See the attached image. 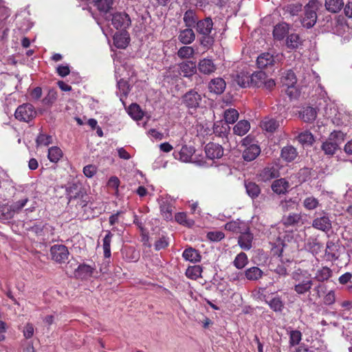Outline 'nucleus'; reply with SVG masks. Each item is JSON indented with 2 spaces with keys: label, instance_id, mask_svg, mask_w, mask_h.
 Segmentation results:
<instances>
[{
  "label": "nucleus",
  "instance_id": "nucleus-1",
  "mask_svg": "<svg viewBox=\"0 0 352 352\" xmlns=\"http://www.w3.org/2000/svg\"><path fill=\"white\" fill-rule=\"evenodd\" d=\"M292 278L294 280V290L297 294L310 293L314 282L308 271L298 268L292 272Z\"/></svg>",
  "mask_w": 352,
  "mask_h": 352
},
{
  "label": "nucleus",
  "instance_id": "nucleus-2",
  "mask_svg": "<svg viewBox=\"0 0 352 352\" xmlns=\"http://www.w3.org/2000/svg\"><path fill=\"white\" fill-rule=\"evenodd\" d=\"M67 195L69 201L76 200L77 204L82 208L87 206L89 200L86 190L81 184H72L67 188Z\"/></svg>",
  "mask_w": 352,
  "mask_h": 352
},
{
  "label": "nucleus",
  "instance_id": "nucleus-3",
  "mask_svg": "<svg viewBox=\"0 0 352 352\" xmlns=\"http://www.w3.org/2000/svg\"><path fill=\"white\" fill-rule=\"evenodd\" d=\"M321 3L318 0H310L305 6V16L302 19V24L307 28H312L317 21V10Z\"/></svg>",
  "mask_w": 352,
  "mask_h": 352
},
{
  "label": "nucleus",
  "instance_id": "nucleus-4",
  "mask_svg": "<svg viewBox=\"0 0 352 352\" xmlns=\"http://www.w3.org/2000/svg\"><path fill=\"white\" fill-rule=\"evenodd\" d=\"M250 86L257 88L262 87L270 91L275 87L276 83L272 78H268L264 72L258 71L251 74Z\"/></svg>",
  "mask_w": 352,
  "mask_h": 352
},
{
  "label": "nucleus",
  "instance_id": "nucleus-5",
  "mask_svg": "<svg viewBox=\"0 0 352 352\" xmlns=\"http://www.w3.org/2000/svg\"><path fill=\"white\" fill-rule=\"evenodd\" d=\"M36 116V111L34 107L28 102L19 105L14 112L16 120L27 123L33 120Z\"/></svg>",
  "mask_w": 352,
  "mask_h": 352
},
{
  "label": "nucleus",
  "instance_id": "nucleus-6",
  "mask_svg": "<svg viewBox=\"0 0 352 352\" xmlns=\"http://www.w3.org/2000/svg\"><path fill=\"white\" fill-rule=\"evenodd\" d=\"M201 100V96L195 89L189 90L182 97V104L190 113H192L191 110L195 111L199 107Z\"/></svg>",
  "mask_w": 352,
  "mask_h": 352
},
{
  "label": "nucleus",
  "instance_id": "nucleus-7",
  "mask_svg": "<svg viewBox=\"0 0 352 352\" xmlns=\"http://www.w3.org/2000/svg\"><path fill=\"white\" fill-rule=\"evenodd\" d=\"M278 57L279 55L278 54L261 53L256 58V66L261 69H272L279 61Z\"/></svg>",
  "mask_w": 352,
  "mask_h": 352
},
{
  "label": "nucleus",
  "instance_id": "nucleus-8",
  "mask_svg": "<svg viewBox=\"0 0 352 352\" xmlns=\"http://www.w3.org/2000/svg\"><path fill=\"white\" fill-rule=\"evenodd\" d=\"M111 23L116 30H126L131 23V18L124 12H118L112 15Z\"/></svg>",
  "mask_w": 352,
  "mask_h": 352
},
{
  "label": "nucleus",
  "instance_id": "nucleus-9",
  "mask_svg": "<svg viewBox=\"0 0 352 352\" xmlns=\"http://www.w3.org/2000/svg\"><path fill=\"white\" fill-rule=\"evenodd\" d=\"M52 259L56 263H65L69 256L67 248L64 245H54L50 248Z\"/></svg>",
  "mask_w": 352,
  "mask_h": 352
},
{
  "label": "nucleus",
  "instance_id": "nucleus-10",
  "mask_svg": "<svg viewBox=\"0 0 352 352\" xmlns=\"http://www.w3.org/2000/svg\"><path fill=\"white\" fill-rule=\"evenodd\" d=\"M28 230L34 232L36 236H47V238L54 234V228L47 223L39 222L34 223Z\"/></svg>",
  "mask_w": 352,
  "mask_h": 352
},
{
  "label": "nucleus",
  "instance_id": "nucleus-11",
  "mask_svg": "<svg viewBox=\"0 0 352 352\" xmlns=\"http://www.w3.org/2000/svg\"><path fill=\"white\" fill-rule=\"evenodd\" d=\"M312 226L317 230L324 232L329 231L332 228V225L328 214L322 211L321 216L313 220Z\"/></svg>",
  "mask_w": 352,
  "mask_h": 352
},
{
  "label": "nucleus",
  "instance_id": "nucleus-12",
  "mask_svg": "<svg viewBox=\"0 0 352 352\" xmlns=\"http://www.w3.org/2000/svg\"><path fill=\"white\" fill-rule=\"evenodd\" d=\"M28 201V199L25 198L14 202L11 206H5L3 207V216L6 219L13 217L15 212H19Z\"/></svg>",
  "mask_w": 352,
  "mask_h": 352
},
{
  "label": "nucleus",
  "instance_id": "nucleus-13",
  "mask_svg": "<svg viewBox=\"0 0 352 352\" xmlns=\"http://www.w3.org/2000/svg\"><path fill=\"white\" fill-rule=\"evenodd\" d=\"M223 148L219 144L209 142L205 146L206 155L209 160L220 159L223 155Z\"/></svg>",
  "mask_w": 352,
  "mask_h": 352
},
{
  "label": "nucleus",
  "instance_id": "nucleus-14",
  "mask_svg": "<svg viewBox=\"0 0 352 352\" xmlns=\"http://www.w3.org/2000/svg\"><path fill=\"white\" fill-rule=\"evenodd\" d=\"M238 238V244L240 248L245 251L250 250L252 247V241L254 239V235L250 232V228L246 227L245 230L240 233Z\"/></svg>",
  "mask_w": 352,
  "mask_h": 352
},
{
  "label": "nucleus",
  "instance_id": "nucleus-15",
  "mask_svg": "<svg viewBox=\"0 0 352 352\" xmlns=\"http://www.w3.org/2000/svg\"><path fill=\"white\" fill-rule=\"evenodd\" d=\"M340 134L341 133L340 131H334L331 133L329 139L322 143L321 149L324 151L325 155L333 156L336 153L339 146L337 142L332 140V137L338 138Z\"/></svg>",
  "mask_w": 352,
  "mask_h": 352
},
{
  "label": "nucleus",
  "instance_id": "nucleus-16",
  "mask_svg": "<svg viewBox=\"0 0 352 352\" xmlns=\"http://www.w3.org/2000/svg\"><path fill=\"white\" fill-rule=\"evenodd\" d=\"M213 21L210 16L199 20L195 26L196 32L200 35H210L213 30Z\"/></svg>",
  "mask_w": 352,
  "mask_h": 352
},
{
  "label": "nucleus",
  "instance_id": "nucleus-17",
  "mask_svg": "<svg viewBox=\"0 0 352 352\" xmlns=\"http://www.w3.org/2000/svg\"><path fill=\"white\" fill-rule=\"evenodd\" d=\"M96 271V266H91L85 263H82L78 265L74 272L76 278L81 280H87L91 277Z\"/></svg>",
  "mask_w": 352,
  "mask_h": 352
},
{
  "label": "nucleus",
  "instance_id": "nucleus-18",
  "mask_svg": "<svg viewBox=\"0 0 352 352\" xmlns=\"http://www.w3.org/2000/svg\"><path fill=\"white\" fill-rule=\"evenodd\" d=\"M260 153V146L256 144H252L244 149L242 153V157L245 161L252 162L254 160Z\"/></svg>",
  "mask_w": 352,
  "mask_h": 352
},
{
  "label": "nucleus",
  "instance_id": "nucleus-19",
  "mask_svg": "<svg viewBox=\"0 0 352 352\" xmlns=\"http://www.w3.org/2000/svg\"><path fill=\"white\" fill-rule=\"evenodd\" d=\"M282 221L286 227H294L303 224L301 214L296 212H290L287 215H284Z\"/></svg>",
  "mask_w": 352,
  "mask_h": 352
},
{
  "label": "nucleus",
  "instance_id": "nucleus-20",
  "mask_svg": "<svg viewBox=\"0 0 352 352\" xmlns=\"http://www.w3.org/2000/svg\"><path fill=\"white\" fill-rule=\"evenodd\" d=\"M113 44L118 49H125L130 42V37L127 32H116L113 37Z\"/></svg>",
  "mask_w": 352,
  "mask_h": 352
},
{
  "label": "nucleus",
  "instance_id": "nucleus-21",
  "mask_svg": "<svg viewBox=\"0 0 352 352\" xmlns=\"http://www.w3.org/2000/svg\"><path fill=\"white\" fill-rule=\"evenodd\" d=\"M226 87V84L223 78H216L209 82L208 89L210 92L219 95L224 91Z\"/></svg>",
  "mask_w": 352,
  "mask_h": 352
},
{
  "label": "nucleus",
  "instance_id": "nucleus-22",
  "mask_svg": "<svg viewBox=\"0 0 352 352\" xmlns=\"http://www.w3.org/2000/svg\"><path fill=\"white\" fill-rule=\"evenodd\" d=\"M339 245L333 241H328L326 245L325 255L329 261H336L339 257Z\"/></svg>",
  "mask_w": 352,
  "mask_h": 352
},
{
  "label": "nucleus",
  "instance_id": "nucleus-23",
  "mask_svg": "<svg viewBox=\"0 0 352 352\" xmlns=\"http://www.w3.org/2000/svg\"><path fill=\"white\" fill-rule=\"evenodd\" d=\"M195 39V34L192 28H186L179 32L178 40L184 45L191 44Z\"/></svg>",
  "mask_w": 352,
  "mask_h": 352
},
{
  "label": "nucleus",
  "instance_id": "nucleus-24",
  "mask_svg": "<svg viewBox=\"0 0 352 352\" xmlns=\"http://www.w3.org/2000/svg\"><path fill=\"white\" fill-rule=\"evenodd\" d=\"M246 227H248L247 224L244 221H240L239 219L229 221L224 226L226 230L236 234L242 232V231L245 230Z\"/></svg>",
  "mask_w": 352,
  "mask_h": 352
},
{
  "label": "nucleus",
  "instance_id": "nucleus-25",
  "mask_svg": "<svg viewBox=\"0 0 352 352\" xmlns=\"http://www.w3.org/2000/svg\"><path fill=\"white\" fill-rule=\"evenodd\" d=\"M179 68L184 77H190L195 74L197 71L195 63L191 60L181 63L179 64Z\"/></svg>",
  "mask_w": 352,
  "mask_h": 352
},
{
  "label": "nucleus",
  "instance_id": "nucleus-26",
  "mask_svg": "<svg viewBox=\"0 0 352 352\" xmlns=\"http://www.w3.org/2000/svg\"><path fill=\"white\" fill-rule=\"evenodd\" d=\"M289 187V182L283 178L275 180L272 184V190L277 195L285 194Z\"/></svg>",
  "mask_w": 352,
  "mask_h": 352
},
{
  "label": "nucleus",
  "instance_id": "nucleus-27",
  "mask_svg": "<svg viewBox=\"0 0 352 352\" xmlns=\"http://www.w3.org/2000/svg\"><path fill=\"white\" fill-rule=\"evenodd\" d=\"M279 172L274 166H267L263 168L259 174L261 181L267 182L278 177Z\"/></svg>",
  "mask_w": 352,
  "mask_h": 352
},
{
  "label": "nucleus",
  "instance_id": "nucleus-28",
  "mask_svg": "<svg viewBox=\"0 0 352 352\" xmlns=\"http://www.w3.org/2000/svg\"><path fill=\"white\" fill-rule=\"evenodd\" d=\"M182 256L186 261L191 263H197L201 261V256L198 250L192 248H188L184 250Z\"/></svg>",
  "mask_w": 352,
  "mask_h": 352
},
{
  "label": "nucleus",
  "instance_id": "nucleus-29",
  "mask_svg": "<svg viewBox=\"0 0 352 352\" xmlns=\"http://www.w3.org/2000/svg\"><path fill=\"white\" fill-rule=\"evenodd\" d=\"M251 74L248 72H241L234 78V82L239 87L245 88L250 86Z\"/></svg>",
  "mask_w": 352,
  "mask_h": 352
},
{
  "label": "nucleus",
  "instance_id": "nucleus-30",
  "mask_svg": "<svg viewBox=\"0 0 352 352\" xmlns=\"http://www.w3.org/2000/svg\"><path fill=\"white\" fill-rule=\"evenodd\" d=\"M300 116L304 122L312 123L317 117L316 109L311 107H307L300 113Z\"/></svg>",
  "mask_w": 352,
  "mask_h": 352
},
{
  "label": "nucleus",
  "instance_id": "nucleus-31",
  "mask_svg": "<svg viewBox=\"0 0 352 352\" xmlns=\"http://www.w3.org/2000/svg\"><path fill=\"white\" fill-rule=\"evenodd\" d=\"M289 32V25L285 23H278L274 26L273 36L275 39L281 41Z\"/></svg>",
  "mask_w": 352,
  "mask_h": 352
},
{
  "label": "nucleus",
  "instance_id": "nucleus-32",
  "mask_svg": "<svg viewBox=\"0 0 352 352\" xmlns=\"http://www.w3.org/2000/svg\"><path fill=\"white\" fill-rule=\"evenodd\" d=\"M198 69L201 73L210 74L215 71L216 67L212 60L204 58L199 61Z\"/></svg>",
  "mask_w": 352,
  "mask_h": 352
},
{
  "label": "nucleus",
  "instance_id": "nucleus-33",
  "mask_svg": "<svg viewBox=\"0 0 352 352\" xmlns=\"http://www.w3.org/2000/svg\"><path fill=\"white\" fill-rule=\"evenodd\" d=\"M183 20L186 27L190 28H195L197 22L199 21L195 11L191 9L187 10L185 12Z\"/></svg>",
  "mask_w": 352,
  "mask_h": 352
},
{
  "label": "nucleus",
  "instance_id": "nucleus-34",
  "mask_svg": "<svg viewBox=\"0 0 352 352\" xmlns=\"http://www.w3.org/2000/svg\"><path fill=\"white\" fill-rule=\"evenodd\" d=\"M281 157L287 162L294 161L298 155L296 149L292 146H287L281 150Z\"/></svg>",
  "mask_w": 352,
  "mask_h": 352
},
{
  "label": "nucleus",
  "instance_id": "nucleus-35",
  "mask_svg": "<svg viewBox=\"0 0 352 352\" xmlns=\"http://www.w3.org/2000/svg\"><path fill=\"white\" fill-rule=\"evenodd\" d=\"M229 131L230 126L226 122L220 120L214 123L213 132L216 135L223 138L228 134Z\"/></svg>",
  "mask_w": 352,
  "mask_h": 352
},
{
  "label": "nucleus",
  "instance_id": "nucleus-36",
  "mask_svg": "<svg viewBox=\"0 0 352 352\" xmlns=\"http://www.w3.org/2000/svg\"><path fill=\"white\" fill-rule=\"evenodd\" d=\"M250 129V124L248 120H242L239 121L233 127L234 135L243 136L245 135Z\"/></svg>",
  "mask_w": 352,
  "mask_h": 352
},
{
  "label": "nucleus",
  "instance_id": "nucleus-37",
  "mask_svg": "<svg viewBox=\"0 0 352 352\" xmlns=\"http://www.w3.org/2000/svg\"><path fill=\"white\" fill-rule=\"evenodd\" d=\"M302 206L307 211H313L320 206V201L313 195L305 198L302 201Z\"/></svg>",
  "mask_w": 352,
  "mask_h": 352
},
{
  "label": "nucleus",
  "instance_id": "nucleus-38",
  "mask_svg": "<svg viewBox=\"0 0 352 352\" xmlns=\"http://www.w3.org/2000/svg\"><path fill=\"white\" fill-rule=\"evenodd\" d=\"M245 187L247 194L252 199H256L261 194V188L253 182H245Z\"/></svg>",
  "mask_w": 352,
  "mask_h": 352
},
{
  "label": "nucleus",
  "instance_id": "nucleus-39",
  "mask_svg": "<svg viewBox=\"0 0 352 352\" xmlns=\"http://www.w3.org/2000/svg\"><path fill=\"white\" fill-rule=\"evenodd\" d=\"M279 126L278 122L274 118H265L261 122V127L270 133L274 132Z\"/></svg>",
  "mask_w": 352,
  "mask_h": 352
},
{
  "label": "nucleus",
  "instance_id": "nucleus-40",
  "mask_svg": "<svg viewBox=\"0 0 352 352\" xmlns=\"http://www.w3.org/2000/svg\"><path fill=\"white\" fill-rule=\"evenodd\" d=\"M175 221L186 228H190L195 225V221L191 219H188L187 214L184 212H177L175 214Z\"/></svg>",
  "mask_w": 352,
  "mask_h": 352
},
{
  "label": "nucleus",
  "instance_id": "nucleus-41",
  "mask_svg": "<svg viewBox=\"0 0 352 352\" xmlns=\"http://www.w3.org/2000/svg\"><path fill=\"white\" fill-rule=\"evenodd\" d=\"M297 82L296 76L295 73L289 69L286 71L281 78V82L285 87H292Z\"/></svg>",
  "mask_w": 352,
  "mask_h": 352
},
{
  "label": "nucleus",
  "instance_id": "nucleus-42",
  "mask_svg": "<svg viewBox=\"0 0 352 352\" xmlns=\"http://www.w3.org/2000/svg\"><path fill=\"white\" fill-rule=\"evenodd\" d=\"M106 232L107 234L102 240V248L104 258H109L111 256V243L113 234L109 230H107Z\"/></svg>",
  "mask_w": 352,
  "mask_h": 352
},
{
  "label": "nucleus",
  "instance_id": "nucleus-43",
  "mask_svg": "<svg viewBox=\"0 0 352 352\" xmlns=\"http://www.w3.org/2000/svg\"><path fill=\"white\" fill-rule=\"evenodd\" d=\"M324 6L331 13H337L344 6L343 0H325Z\"/></svg>",
  "mask_w": 352,
  "mask_h": 352
},
{
  "label": "nucleus",
  "instance_id": "nucleus-44",
  "mask_svg": "<svg viewBox=\"0 0 352 352\" xmlns=\"http://www.w3.org/2000/svg\"><path fill=\"white\" fill-rule=\"evenodd\" d=\"M331 276V270L329 267L325 266L317 270L314 276V279L318 282L322 283L327 280Z\"/></svg>",
  "mask_w": 352,
  "mask_h": 352
},
{
  "label": "nucleus",
  "instance_id": "nucleus-45",
  "mask_svg": "<svg viewBox=\"0 0 352 352\" xmlns=\"http://www.w3.org/2000/svg\"><path fill=\"white\" fill-rule=\"evenodd\" d=\"M203 272L202 267L200 265L189 266L186 270V276L192 280H197L201 277Z\"/></svg>",
  "mask_w": 352,
  "mask_h": 352
},
{
  "label": "nucleus",
  "instance_id": "nucleus-46",
  "mask_svg": "<svg viewBox=\"0 0 352 352\" xmlns=\"http://www.w3.org/2000/svg\"><path fill=\"white\" fill-rule=\"evenodd\" d=\"M113 4V0H94V5L100 12L107 13Z\"/></svg>",
  "mask_w": 352,
  "mask_h": 352
},
{
  "label": "nucleus",
  "instance_id": "nucleus-47",
  "mask_svg": "<svg viewBox=\"0 0 352 352\" xmlns=\"http://www.w3.org/2000/svg\"><path fill=\"white\" fill-rule=\"evenodd\" d=\"M245 275L250 280H256L262 277L263 272L258 267H252L245 270Z\"/></svg>",
  "mask_w": 352,
  "mask_h": 352
},
{
  "label": "nucleus",
  "instance_id": "nucleus-48",
  "mask_svg": "<svg viewBox=\"0 0 352 352\" xmlns=\"http://www.w3.org/2000/svg\"><path fill=\"white\" fill-rule=\"evenodd\" d=\"M128 113L133 119L138 121L142 120L144 116V112L136 103H133L129 106Z\"/></svg>",
  "mask_w": 352,
  "mask_h": 352
},
{
  "label": "nucleus",
  "instance_id": "nucleus-49",
  "mask_svg": "<svg viewBox=\"0 0 352 352\" xmlns=\"http://www.w3.org/2000/svg\"><path fill=\"white\" fill-rule=\"evenodd\" d=\"M160 212L165 220L171 221L173 219V207L170 203L163 202L160 206Z\"/></svg>",
  "mask_w": 352,
  "mask_h": 352
},
{
  "label": "nucleus",
  "instance_id": "nucleus-50",
  "mask_svg": "<svg viewBox=\"0 0 352 352\" xmlns=\"http://www.w3.org/2000/svg\"><path fill=\"white\" fill-rule=\"evenodd\" d=\"M63 157V152L58 146H52L48 149L47 157L52 162L56 163Z\"/></svg>",
  "mask_w": 352,
  "mask_h": 352
},
{
  "label": "nucleus",
  "instance_id": "nucleus-51",
  "mask_svg": "<svg viewBox=\"0 0 352 352\" xmlns=\"http://www.w3.org/2000/svg\"><path fill=\"white\" fill-rule=\"evenodd\" d=\"M239 112L236 109L229 108L224 111V119L227 124H234L239 118Z\"/></svg>",
  "mask_w": 352,
  "mask_h": 352
},
{
  "label": "nucleus",
  "instance_id": "nucleus-52",
  "mask_svg": "<svg viewBox=\"0 0 352 352\" xmlns=\"http://www.w3.org/2000/svg\"><path fill=\"white\" fill-rule=\"evenodd\" d=\"M193 154V148L187 146H183L179 152V160L184 162L190 161Z\"/></svg>",
  "mask_w": 352,
  "mask_h": 352
},
{
  "label": "nucleus",
  "instance_id": "nucleus-53",
  "mask_svg": "<svg viewBox=\"0 0 352 352\" xmlns=\"http://www.w3.org/2000/svg\"><path fill=\"white\" fill-rule=\"evenodd\" d=\"M297 138L298 142L302 145H311L314 142V135L308 131L300 133Z\"/></svg>",
  "mask_w": 352,
  "mask_h": 352
},
{
  "label": "nucleus",
  "instance_id": "nucleus-54",
  "mask_svg": "<svg viewBox=\"0 0 352 352\" xmlns=\"http://www.w3.org/2000/svg\"><path fill=\"white\" fill-rule=\"evenodd\" d=\"M248 263V258L245 253L241 252L235 257L233 264L239 270L243 269Z\"/></svg>",
  "mask_w": 352,
  "mask_h": 352
},
{
  "label": "nucleus",
  "instance_id": "nucleus-55",
  "mask_svg": "<svg viewBox=\"0 0 352 352\" xmlns=\"http://www.w3.org/2000/svg\"><path fill=\"white\" fill-rule=\"evenodd\" d=\"M270 307L276 312L282 311L284 307V303L278 296H275L267 302Z\"/></svg>",
  "mask_w": 352,
  "mask_h": 352
},
{
  "label": "nucleus",
  "instance_id": "nucleus-56",
  "mask_svg": "<svg viewBox=\"0 0 352 352\" xmlns=\"http://www.w3.org/2000/svg\"><path fill=\"white\" fill-rule=\"evenodd\" d=\"M302 5L299 2L289 3L285 7V12L292 16H297L302 11Z\"/></svg>",
  "mask_w": 352,
  "mask_h": 352
},
{
  "label": "nucleus",
  "instance_id": "nucleus-57",
  "mask_svg": "<svg viewBox=\"0 0 352 352\" xmlns=\"http://www.w3.org/2000/svg\"><path fill=\"white\" fill-rule=\"evenodd\" d=\"M195 50L192 47L183 46L177 51V56L182 59L189 58L194 55Z\"/></svg>",
  "mask_w": 352,
  "mask_h": 352
},
{
  "label": "nucleus",
  "instance_id": "nucleus-58",
  "mask_svg": "<svg viewBox=\"0 0 352 352\" xmlns=\"http://www.w3.org/2000/svg\"><path fill=\"white\" fill-rule=\"evenodd\" d=\"M300 44V38L297 34H291L287 38V46L291 49H296Z\"/></svg>",
  "mask_w": 352,
  "mask_h": 352
},
{
  "label": "nucleus",
  "instance_id": "nucleus-59",
  "mask_svg": "<svg viewBox=\"0 0 352 352\" xmlns=\"http://www.w3.org/2000/svg\"><path fill=\"white\" fill-rule=\"evenodd\" d=\"M52 142V137L45 133H39L36 139L37 146H48Z\"/></svg>",
  "mask_w": 352,
  "mask_h": 352
},
{
  "label": "nucleus",
  "instance_id": "nucleus-60",
  "mask_svg": "<svg viewBox=\"0 0 352 352\" xmlns=\"http://www.w3.org/2000/svg\"><path fill=\"white\" fill-rule=\"evenodd\" d=\"M124 210H118L116 212L113 213L109 217V223L110 226H114L121 222V219H124Z\"/></svg>",
  "mask_w": 352,
  "mask_h": 352
},
{
  "label": "nucleus",
  "instance_id": "nucleus-61",
  "mask_svg": "<svg viewBox=\"0 0 352 352\" xmlns=\"http://www.w3.org/2000/svg\"><path fill=\"white\" fill-rule=\"evenodd\" d=\"M302 340V333L298 330H292L289 333L290 346L298 345Z\"/></svg>",
  "mask_w": 352,
  "mask_h": 352
},
{
  "label": "nucleus",
  "instance_id": "nucleus-62",
  "mask_svg": "<svg viewBox=\"0 0 352 352\" xmlns=\"http://www.w3.org/2000/svg\"><path fill=\"white\" fill-rule=\"evenodd\" d=\"M206 236L210 241L218 242L225 237V234L221 231H211L207 233Z\"/></svg>",
  "mask_w": 352,
  "mask_h": 352
},
{
  "label": "nucleus",
  "instance_id": "nucleus-63",
  "mask_svg": "<svg viewBox=\"0 0 352 352\" xmlns=\"http://www.w3.org/2000/svg\"><path fill=\"white\" fill-rule=\"evenodd\" d=\"M336 302V294L334 290L329 291L323 298V303L325 305L330 306Z\"/></svg>",
  "mask_w": 352,
  "mask_h": 352
},
{
  "label": "nucleus",
  "instance_id": "nucleus-64",
  "mask_svg": "<svg viewBox=\"0 0 352 352\" xmlns=\"http://www.w3.org/2000/svg\"><path fill=\"white\" fill-rule=\"evenodd\" d=\"M306 247L312 253H317L320 250L321 245L317 241V239H312L311 241H309L307 242Z\"/></svg>",
  "mask_w": 352,
  "mask_h": 352
}]
</instances>
